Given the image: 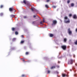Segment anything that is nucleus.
I'll use <instances>...</instances> for the list:
<instances>
[{"label":"nucleus","instance_id":"1","mask_svg":"<svg viewBox=\"0 0 77 77\" xmlns=\"http://www.w3.org/2000/svg\"><path fill=\"white\" fill-rule=\"evenodd\" d=\"M64 23H70V20L69 19H68V17H64Z\"/></svg>","mask_w":77,"mask_h":77},{"label":"nucleus","instance_id":"2","mask_svg":"<svg viewBox=\"0 0 77 77\" xmlns=\"http://www.w3.org/2000/svg\"><path fill=\"white\" fill-rule=\"evenodd\" d=\"M52 23H53L51 24V26H55L57 24V21L54 20L52 21Z\"/></svg>","mask_w":77,"mask_h":77},{"label":"nucleus","instance_id":"3","mask_svg":"<svg viewBox=\"0 0 77 77\" xmlns=\"http://www.w3.org/2000/svg\"><path fill=\"white\" fill-rule=\"evenodd\" d=\"M61 48L64 50H66V45H63L61 46Z\"/></svg>","mask_w":77,"mask_h":77},{"label":"nucleus","instance_id":"4","mask_svg":"<svg viewBox=\"0 0 77 77\" xmlns=\"http://www.w3.org/2000/svg\"><path fill=\"white\" fill-rule=\"evenodd\" d=\"M68 33L69 35H71L72 34V31L70 30V28L68 29Z\"/></svg>","mask_w":77,"mask_h":77},{"label":"nucleus","instance_id":"5","mask_svg":"<svg viewBox=\"0 0 77 77\" xmlns=\"http://www.w3.org/2000/svg\"><path fill=\"white\" fill-rule=\"evenodd\" d=\"M72 62H73V60H70V61H69L68 64H72L73 63Z\"/></svg>","mask_w":77,"mask_h":77},{"label":"nucleus","instance_id":"6","mask_svg":"<svg viewBox=\"0 0 77 77\" xmlns=\"http://www.w3.org/2000/svg\"><path fill=\"white\" fill-rule=\"evenodd\" d=\"M62 75L63 77H65V76H66V77H68L69 76L68 75H66V74H64L63 73L62 74Z\"/></svg>","mask_w":77,"mask_h":77},{"label":"nucleus","instance_id":"7","mask_svg":"<svg viewBox=\"0 0 77 77\" xmlns=\"http://www.w3.org/2000/svg\"><path fill=\"white\" fill-rule=\"evenodd\" d=\"M73 18L74 19H77V16H76V15L74 14V15H73Z\"/></svg>","mask_w":77,"mask_h":77},{"label":"nucleus","instance_id":"8","mask_svg":"<svg viewBox=\"0 0 77 77\" xmlns=\"http://www.w3.org/2000/svg\"><path fill=\"white\" fill-rule=\"evenodd\" d=\"M13 9H14L13 8H9V11H10L11 12H12Z\"/></svg>","mask_w":77,"mask_h":77},{"label":"nucleus","instance_id":"9","mask_svg":"<svg viewBox=\"0 0 77 77\" xmlns=\"http://www.w3.org/2000/svg\"><path fill=\"white\" fill-rule=\"evenodd\" d=\"M15 17V15H10V17L11 18H13V17Z\"/></svg>","mask_w":77,"mask_h":77},{"label":"nucleus","instance_id":"10","mask_svg":"<svg viewBox=\"0 0 77 77\" xmlns=\"http://www.w3.org/2000/svg\"><path fill=\"white\" fill-rule=\"evenodd\" d=\"M56 68V66H52V67L51 68V69H53L54 68Z\"/></svg>","mask_w":77,"mask_h":77},{"label":"nucleus","instance_id":"11","mask_svg":"<svg viewBox=\"0 0 77 77\" xmlns=\"http://www.w3.org/2000/svg\"><path fill=\"white\" fill-rule=\"evenodd\" d=\"M53 36H54V35H53V34H50V35H49V36L50 37H53Z\"/></svg>","mask_w":77,"mask_h":77},{"label":"nucleus","instance_id":"12","mask_svg":"<svg viewBox=\"0 0 77 77\" xmlns=\"http://www.w3.org/2000/svg\"><path fill=\"white\" fill-rule=\"evenodd\" d=\"M12 31H14L15 30V28L13 27L11 29Z\"/></svg>","mask_w":77,"mask_h":77},{"label":"nucleus","instance_id":"13","mask_svg":"<svg viewBox=\"0 0 77 77\" xmlns=\"http://www.w3.org/2000/svg\"><path fill=\"white\" fill-rule=\"evenodd\" d=\"M45 8H47V9H48V8H49V7H48V5H45Z\"/></svg>","mask_w":77,"mask_h":77},{"label":"nucleus","instance_id":"14","mask_svg":"<svg viewBox=\"0 0 77 77\" xmlns=\"http://www.w3.org/2000/svg\"><path fill=\"white\" fill-rule=\"evenodd\" d=\"M24 42V41H21L20 42V44H23Z\"/></svg>","mask_w":77,"mask_h":77},{"label":"nucleus","instance_id":"15","mask_svg":"<svg viewBox=\"0 0 77 77\" xmlns=\"http://www.w3.org/2000/svg\"><path fill=\"white\" fill-rule=\"evenodd\" d=\"M74 6V3H72L71 4V6L72 7H73V6Z\"/></svg>","mask_w":77,"mask_h":77},{"label":"nucleus","instance_id":"16","mask_svg":"<svg viewBox=\"0 0 77 77\" xmlns=\"http://www.w3.org/2000/svg\"><path fill=\"white\" fill-rule=\"evenodd\" d=\"M64 41L65 42H66V38H64Z\"/></svg>","mask_w":77,"mask_h":77},{"label":"nucleus","instance_id":"17","mask_svg":"<svg viewBox=\"0 0 77 77\" xmlns=\"http://www.w3.org/2000/svg\"><path fill=\"white\" fill-rule=\"evenodd\" d=\"M29 54V52H26V53H25V54L26 55H28V54Z\"/></svg>","mask_w":77,"mask_h":77},{"label":"nucleus","instance_id":"18","mask_svg":"<svg viewBox=\"0 0 77 77\" xmlns=\"http://www.w3.org/2000/svg\"><path fill=\"white\" fill-rule=\"evenodd\" d=\"M3 13H1L0 14V16H3Z\"/></svg>","mask_w":77,"mask_h":77},{"label":"nucleus","instance_id":"19","mask_svg":"<svg viewBox=\"0 0 77 77\" xmlns=\"http://www.w3.org/2000/svg\"><path fill=\"white\" fill-rule=\"evenodd\" d=\"M15 40H16V38H14L12 39V41H15Z\"/></svg>","mask_w":77,"mask_h":77},{"label":"nucleus","instance_id":"20","mask_svg":"<svg viewBox=\"0 0 77 77\" xmlns=\"http://www.w3.org/2000/svg\"><path fill=\"white\" fill-rule=\"evenodd\" d=\"M23 18L24 19H26V18H27V17L26 16H23Z\"/></svg>","mask_w":77,"mask_h":77},{"label":"nucleus","instance_id":"21","mask_svg":"<svg viewBox=\"0 0 77 77\" xmlns=\"http://www.w3.org/2000/svg\"><path fill=\"white\" fill-rule=\"evenodd\" d=\"M15 35H17L18 34V32L17 31L15 32Z\"/></svg>","mask_w":77,"mask_h":77},{"label":"nucleus","instance_id":"22","mask_svg":"<svg viewBox=\"0 0 77 77\" xmlns=\"http://www.w3.org/2000/svg\"><path fill=\"white\" fill-rule=\"evenodd\" d=\"M0 8H3V5H1L0 6Z\"/></svg>","mask_w":77,"mask_h":77},{"label":"nucleus","instance_id":"23","mask_svg":"<svg viewBox=\"0 0 77 77\" xmlns=\"http://www.w3.org/2000/svg\"><path fill=\"white\" fill-rule=\"evenodd\" d=\"M23 3H24V4H26V0L23 1Z\"/></svg>","mask_w":77,"mask_h":77},{"label":"nucleus","instance_id":"24","mask_svg":"<svg viewBox=\"0 0 77 77\" xmlns=\"http://www.w3.org/2000/svg\"><path fill=\"white\" fill-rule=\"evenodd\" d=\"M75 45H77V40L75 42Z\"/></svg>","mask_w":77,"mask_h":77},{"label":"nucleus","instance_id":"25","mask_svg":"<svg viewBox=\"0 0 77 77\" xmlns=\"http://www.w3.org/2000/svg\"><path fill=\"white\" fill-rule=\"evenodd\" d=\"M67 3H68V4L69 3H70V1L69 0H68L67 1Z\"/></svg>","mask_w":77,"mask_h":77},{"label":"nucleus","instance_id":"26","mask_svg":"<svg viewBox=\"0 0 77 77\" xmlns=\"http://www.w3.org/2000/svg\"><path fill=\"white\" fill-rule=\"evenodd\" d=\"M22 60L23 61V62H25V60H24V59L23 58H22Z\"/></svg>","mask_w":77,"mask_h":77},{"label":"nucleus","instance_id":"27","mask_svg":"<svg viewBox=\"0 0 77 77\" xmlns=\"http://www.w3.org/2000/svg\"><path fill=\"white\" fill-rule=\"evenodd\" d=\"M71 16H72V14H70L69 15V17H71Z\"/></svg>","mask_w":77,"mask_h":77},{"label":"nucleus","instance_id":"28","mask_svg":"<svg viewBox=\"0 0 77 77\" xmlns=\"http://www.w3.org/2000/svg\"><path fill=\"white\" fill-rule=\"evenodd\" d=\"M43 23H45V20H44V18L43 19Z\"/></svg>","mask_w":77,"mask_h":77},{"label":"nucleus","instance_id":"29","mask_svg":"<svg viewBox=\"0 0 77 77\" xmlns=\"http://www.w3.org/2000/svg\"><path fill=\"white\" fill-rule=\"evenodd\" d=\"M43 22H42V21H41L40 22V24H42V23Z\"/></svg>","mask_w":77,"mask_h":77},{"label":"nucleus","instance_id":"30","mask_svg":"<svg viewBox=\"0 0 77 77\" xmlns=\"http://www.w3.org/2000/svg\"><path fill=\"white\" fill-rule=\"evenodd\" d=\"M50 70L48 71V74H50Z\"/></svg>","mask_w":77,"mask_h":77},{"label":"nucleus","instance_id":"31","mask_svg":"<svg viewBox=\"0 0 77 77\" xmlns=\"http://www.w3.org/2000/svg\"><path fill=\"white\" fill-rule=\"evenodd\" d=\"M24 76H25V75L23 74L22 75V77H24Z\"/></svg>","mask_w":77,"mask_h":77},{"label":"nucleus","instance_id":"32","mask_svg":"<svg viewBox=\"0 0 77 77\" xmlns=\"http://www.w3.org/2000/svg\"><path fill=\"white\" fill-rule=\"evenodd\" d=\"M21 38H24V35H21Z\"/></svg>","mask_w":77,"mask_h":77},{"label":"nucleus","instance_id":"33","mask_svg":"<svg viewBox=\"0 0 77 77\" xmlns=\"http://www.w3.org/2000/svg\"><path fill=\"white\" fill-rule=\"evenodd\" d=\"M50 2V0H47L46 2Z\"/></svg>","mask_w":77,"mask_h":77},{"label":"nucleus","instance_id":"34","mask_svg":"<svg viewBox=\"0 0 77 77\" xmlns=\"http://www.w3.org/2000/svg\"><path fill=\"white\" fill-rule=\"evenodd\" d=\"M53 8H56V6H53Z\"/></svg>","mask_w":77,"mask_h":77},{"label":"nucleus","instance_id":"35","mask_svg":"<svg viewBox=\"0 0 77 77\" xmlns=\"http://www.w3.org/2000/svg\"><path fill=\"white\" fill-rule=\"evenodd\" d=\"M31 10L32 11H33V8H31Z\"/></svg>","mask_w":77,"mask_h":77},{"label":"nucleus","instance_id":"36","mask_svg":"<svg viewBox=\"0 0 77 77\" xmlns=\"http://www.w3.org/2000/svg\"><path fill=\"white\" fill-rule=\"evenodd\" d=\"M35 21H33L32 22V24H35Z\"/></svg>","mask_w":77,"mask_h":77},{"label":"nucleus","instance_id":"37","mask_svg":"<svg viewBox=\"0 0 77 77\" xmlns=\"http://www.w3.org/2000/svg\"><path fill=\"white\" fill-rule=\"evenodd\" d=\"M36 17V16L35 15H34L33 16V17L34 18H35Z\"/></svg>","mask_w":77,"mask_h":77},{"label":"nucleus","instance_id":"38","mask_svg":"<svg viewBox=\"0 0 77 77\" xmlns=\"http://www.w3.org/2000/svg\"><path fill=\"white\" fill-rule=\"evenodd\" d=\"M76 32H77V28H76Z\"/></svg>","mask_w":77,"mask_h":77},{"label":"nucleus","instance_id":"39","mask_svg":"<svg viewBox=\"0 0 77 77\" xmlns=\"http://www.w3.org/2000/svg\"><path fill=\"white\" fill-rule=\"evenodd\" d=\"M73 57H75V55H73Z\"/></svg>","mask_w":77,"mask_h":77},{"label":"nucleus","instance_id":"40","mask_svg":"<svg viewBox=\"0 0 77 77\" xmlns=\"http://www.w3.org/2000/svg\"><path fill=\"white\" fill-rule=\"evenodd\" d=\"M57 74H59V72H57Z\"/></svg>","mask_w":77,"mask_h":77},{"label":"nucleus","instance_id":"41","mask_svg":"<svg viewBox=\"0 0 77 77\" xmlns=\"http://www.w3.org/2000/svg\"><path fill=\"white\" fill-rule=\"evenodd\" d=\"M28 6H30V4H29L28 5Z\"/></svg>","mask_w":77,"mask_h":77},{"label":"nucleus","instance_id":"42","mask_svg":"<svg viewBox=\"0 0 77 77\" xmlns=\"http://www.w3.org/2000/svg\"><path fill=\"white\" fill-rule=\"evenodd\" d=\"M28 62H30V61L28 60Z\"/></svg>","mask_w":77,"mask_h":77},{"label":"nucleus","instance_id":"43","mask_svg":"<svg viewBox=\"0 0 77 77\" xmlns=\"http://www.w3.org/2000/svg\"><path fill=\"white\" fill-rule=\"evenodd\" d=\"M58 63H60V61H59L58 62Z\"/></svg>","mask_w":77,"mask_h":77}]
</instances>
